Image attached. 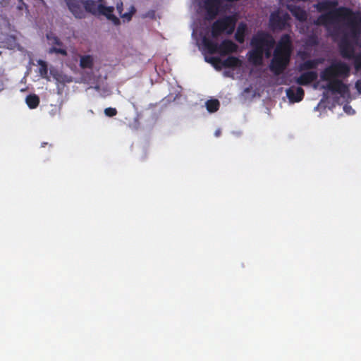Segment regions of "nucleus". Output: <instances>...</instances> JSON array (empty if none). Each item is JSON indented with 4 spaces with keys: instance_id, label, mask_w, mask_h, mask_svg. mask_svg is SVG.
<instances>
[{
    "instance_id": "obj_19",
    "label": "nucleus",
    "mask_w": 361,
    "mask_h": 361,
    "mask_svg": "<svg viewBox=\"0 0 361 361\" xmlns=\"http://www.w3.org/2000/svg\"><path fill=\"white\" fill-rule=\"evenodd\" d=\"M242 61L236 56H228L224 60H222L221 66L224 68H237L240 67Z\"/></svg>"
},
{
    "instance_id": "obj_6",
    "label": "nucleus",
    "mask_w": 361,
    "mask_h": 361,
    "mask_svg": "<svg viewBox=\"0 0 361 361\" xmlns=\"http://www.w3.org/2000/svg\"><path fill=\"white\" fill-rule=\"evenodd\" d=\"M290 20V16L287 13L281 15L279 10L273 11L270 14L269 20V27L273 31H281L286 29L288 25V21Z\"/></svg>"
},
{
    "instance_id": "obj_16",
    "label": "nucleus",
    "mask_w": 361,
    "mask_h": 361,
    "mask_svg": "<svg viewBox=\"0 0 361 361\" xmlns=\"http://www.w3.org/2000/svg\"><path fill=\"white\" fill-rule=\"evenodd\" d=\"M114 11V8L113 6H106L102 3L99 4L98 16H104L109 20H112L115 25H118L120 23V20L113 14Z\"/></svg>"
},
{
    "instance_id": "obj_21",
    "label": "nucleus",
    "mask_w": 361,
    "mask_h": 361,
    "mask_svg": "<svg viewBox=\"0 0 361 361\" xmlns=\"http://www.w3.org/2000/svg\"><path fill=\"white\" fill-rule=\"evenodd\" d=\"M322 63L321 59L307 60L299 65V71H307L317 68V66Z\"/></svg>"
},
{
    "instance_id": "obj_15",
    "label": "nucleus",
    "mask_w": 361,
    "mask_h": 361,
    "mask_svg": "<svg viewBox=\"0 0 361 361\" xmlns=\"http://www.w3.org/2000/svg\"><path fill=\"white\" fill-rule=\"evenodd\" d=\"M318 74L317 71H307L302 73L296 78L295 82L300 85H307L317 79Z\"/></svg>"
},
{
    "instance_id": "obj_1",
    "label": "nucleus",
    "mask_w": 361,
    "mask_h": 361,
    "mask_svg": "<svg viewBox=\"0 0 361 361\" xmlns=\"http://www.w3.org/2000/svg\"><path fill=\"white\" fill-rule=\"evenodd\" d=\"M336 0H322L314 5L321 14L314 23L324 26L328 36L338 42V47L343 59L355 57V48L350 38L357 39L361 35V15L345 6L338 7Z\"/></svg>"
},
{
    "instance_id": "obj_33",
    "label": "nucleus",
    "mask_w": 361,
    "mask_h": 361,
    "mask_svg": "<svg viewBox=\"0 0 361 361\" xmlns=\"http://www.w3.org/2000/svg\"><path fill=\"white\" fill-rule=\"evenodd\" d=\"M220 134H221V130H217L215 131V135L216 137L219 136Z\"/></svg>"
},
{
    "instance_id": "obj_36",
    "label": "nucleus",
    "mask_w": 361,
    "mask_h": 361,
    "mask_svg": "<svg viewBox=\"0 0 361 361\" xmlns=\"http://www.w3.org/2000/svg\"><path fill=\"white\" fill-rule=\"evenodd\" d=\"M97 1L99 2V4H102L104 1V0H97Z\"/></svg>"
},
{
    "instance_id": "obj_34",
    "label": "nucleus",
    "mask_w": 361,
    "mask_h": 361,
    "mask_svg": "<svg viewBox=\"0 0 361 361\" xmlns=\"http://www.w3.org/2000/svg\"><path fill=\"white\" fill-rule=\"evenodd\" d=\"M19 1V3L22 4L23 5H24V6H26V4L24 3L23 0H18Z\"/></svg>"
},
{
    "instance_id": "obj_7",
    "label": "nucleus",
    "mask_w": 361,
    "mask_h": 361,
    "mask_svg": "<svg viewBox=\"0 0 361 361\" xmlns=\"http://www.w3.org/2000/svg\"><path fill=\"white\" fill-rule=\"evenodd\" d=\"M258 44L262 50V56L265 55L266 58L271 56V50L274 48L276 42L271 35L267 32L261 31L257 33Z\"/></svg>"
},
{
    "instance_id": "obj_9",
    "label": "nucleus",
    "mask_w": 361,
    "mask_h": 361,
    "mask_svg": "<svg viewBox=\"0 0 361 361\" xmlns=\"http://www.w3.org/2000/svg\"><path fill=\"white\" fill-rule=\"evenodd\" d=\"M257 34L255 35L250 41L252 49L248 53V60L254 65H261L263 61L262 50L258 44Z\"/></svg>"
},
{
    "instance_id": "obj_29",
    "label": "nucleus",
    "mask_w": 361,
    "mask_h": 361,
    "mask_svg": "<svg viewBox=\"0 0 361 361\" xmlns=\"http://www.w3.org/2000/svg\"><path fill=\"white\" fill-rule=\"evenodd\" d=\"M319 43L318 38L315 35L310 36L306 40V44L308 46H317Z\"/></svg>"
},
{
    "instance_id": "obj_35",
    "label": "nucleus",
    "mask_w": 361,
    "mask_h": 361,
    "mask_svg": "<svg viewBox=\"0 0 361 361\" xmlns=\"http://www.w3.org/2000/svg\"><path fill=\"white\" fill-rule=\"evenodd\" d=\"M23 5L21 4V5L18 6V8L20 9V10H22L23 9Z\"/></svg>"
},
{
    "instance_id": "obj_17",
    "label": "nucleus",
    "mask_w": 361,
    "mask_h": 361,
    "mask_svg": "<svg viewBox=\"0 0 361 361\" xmlns=\"http://www.w3.org/2000/svg\"><path fill=\"white\" fill-rule=\"evenodd\" d=\"M288 9L297 20L301 22L307 20V13L300 6L296 5H288Z\"/></svg>"
},
{
    "instance_id": "obj_20",
    "label": "nucleus",
    "mask_w": 361,
    "mask_h": 361,
    "mask_svg": "<svg viewBox=\"0 0 361 361\" xmlns=\"http://www.w3.org/2000/svg\"><path fill=\"white\" fill-rule=\"evenodd\" d=\"M247 31V25L244 23H240L235 33V39L242 44L245 42V34Z\"/></svg>"
},
{
    "instance_id": "obj_27",
    "label": "nucleus",
    "mask_w": 361,
    "mask_h": 361,
    "mask_svg": "<svg viewBox=\"0 0 361 361\" xmlns=\"http://www.w3.org/2000/svg\"><path fill=\"white\" fill-rule=\"evenodd\" d=\"M132 11L131 12H129V13H122L123 12V2L122 1H119L116 4V10L118 13V14L120 15V16L123 18H126L128 20H130L131 19V17H132V15L133 14V13L135 11V9L134 8V7L132 8Z\"/></svg>"
},
{
    "instance_id": "obj_11",
    "label": "nucleus",
    "mask_w": 361,
    "mask_h": 361,
    "mask_svg": "<svg viewBox=\"0 0 361 361\" xmlns=\"http://www.w3.org/2000/svg\"><path fill=\"white\" fill-rule=\"evenodd\" d=\"M326 87L332 92L340 94L341 96H344L349 92L348 85L338 79L334 80L329 82Z\"/></svg>"
},
{
    "instance_id": "obj_13",
    "label": "nucleus",
    "mask_w": 361,
    "mask_h": 361,
    "mask_svg": "<svg viewBox=\"0 0 361 361\" xmlns=\"http://www.w3.org/2000/svg\"><path fill=\"white\" fill-rule=\"evenodd\" d=\"M304 95V90L300 87L292 86L286 90V96L291 102L302 101Z\"/></svg>"
},
{
    "instance_id": "obj_12",
    "label": "nucleus",
    "mask_w": 361,
    "mask_h": 361,
    "mask_svg": "<svg viewBox=\"0 0 361 361\" xmlns=\"http://www.w3.org/2000/svg\"><path fill=\"white\" fill-rule=\"evenodd\" d=\"M223 0H205L204 6L209 19L216 18Z\"/></svg>"
},
{
    "instance_id": "obj_8",
    "label": "nucleus",
    "mask_w": 361,
    "mask_h": 361,
    "mask_svg": "<svg viewBox=\"0 0 361 361\" xmlns=\"http://www.w3.org/2000/svg\"><path fill=\"white\" fill-rule=\"evenodd\" d=\"M46 37L49 41V44L51 45V47L48 50V54H61L63 56H66L68 55L67 50L64 47L63 43L56 35L50 32L47 33Z\"/></svg>"
},
{
    "instance_id": "obj_37",
    "label": "nucleus",
    "mask_w": 361,
    "mask_h": 361,
    "mask_svg": "<svg viewBox=\"0 0 361 361\" xmlns=\"http://www.w3.org/2000/svg\"><path fill=\"white\" fill-rule=\"evenodd\" d=\"M305 55H306L305 52H303L302 54V58H303V56H305Z\"/></svg>"
},
{
    "instance_id": "obj_26",
    "label": "nucleus",
    "mask_w": 361,
    "mask_h": 361,
    "mask_svg": "<svg viewBox=\"0 0 361 361\" xmlns=\"http://www.w3.org/2000/svg\"><path fill=\"white\" fill-rule=\"evenodd\" d=\"M37 63L39 66V74L42 78L49 79L48 76V66L46 61L39 59L37 61Z\"/></svg>"
},
{
    "instance_id": "obj_31",
    "label": "nucleus",
    "mask_w": 361,
    "mask_h": 361,
    "mask_svg": "<svg viewBox=\"0 0 361 361\" xmlns=\"http://www.w3.org/2000/svg\"><path fill=\"white\" fill-rule=\"evenodd\" d=\"M355 65L357 68L361 67V52L357 56H355Z\"/></svg>"
},
{
    "instance_id": "obj_14",
    "label": "nucleus",
    "mask_w": 361,
    "mask_h": 361,
    "mask_svg": "<svg viewBox=\"0 0 361 361\" xmlns=\"http://www.w3.org/2000/svg\"><path fill=\"white\" fill-rule=\"evenodd\" d=\"M238 46L231 39H224L219 44V54L227 55L238 51Z\"/></svg>"
},
{
    "instance_id": "obj_5",
    "label": "nucleus",
    "mask_w": 361,
    "mask_h": 361,
    "mask_svg": "<svg viewBox=\"0 0 361 361\" xmlns=\"http://www.w3.org/2000/svg\"><path fill=\"white\" fill-rule=\"evenodd\" d=\"M350 73V67L348 64L342 61H338L331 63L329 66L325 68L320 73V78L323 81L329 82L338 77H348Z\"/></svg>"
},
{
    "instance_id": "obj_30",
    "label": "nucleus",
    "mask_w": 361,
    "mask_h": 361,
    "mask_svg": "<svg viewBox=\"0 0 361 361\" xmlns=\"http://www.w3.org/2000/svg\"><path fill=\"white\" fill-rule=\"evenodd\" d=\"M104 114L106 116L113 117L117 114V110L115 108L108 107L104 109Z\"/></svg>"
},
{
    "instance_id": "obj_24",
    "label": "nucleus",
    "mask_w": 361,
    "mask_h": 361,
    "mask_svg": "<svg viewBox=\"0 0 361 361\" xmlns=\"http://www.w3.org/2000/svg\"><path fill=\"white\" fill-rule=\"evenodd\" d=\"M25 102L30 109H35L39 104V97L35 94H29L26 97Z\"/></svg>"
},
{
    "instance_id": "obj_4",
    "label": "nucleus",
    "mask_w": 361,
    "mask_h": 361,
    "mask_svg": "<svg viewBox=\"0 0 361 361\" xmlns=\"http://www.w3.org/2000/svg\"><path fill=\"white\" fill-rule=\"evenodd\" d=\"M236 18L233 16H225L217 19L211 27L213 38H218L221 34L231 35L235 28Z\"/></svg>"
},
{
    "instance_id": "obj_23",
    "label": "nucleus",
    "mask_w": 361,
    "mask_h": 361,
    "mask_svg": "<svg viewBox=\"0 0 361 361\" xmlns=\"http://www.w3.org/2000/svg\"><path fill=\"white\" fill-rule=\"evenodd\" d=\"M94 66V60L92 56L85 55L81 56L80 60V66L82 68L92 69Z\"/></svg>"
},
{
    "instance_id": "obj_32",
    "label": "nucleus",
    "mask_w": 361,
    "mask_h": 361,
    "mask_svg": "<svg viewBox=\"0 0 361 361\" xmlns=\"http://www.w3.org/2000/svg\"><path fill=\"white\" fill-rule=\"evenodd\" d=\"M355 87L359 92H361V81L357 80L355 83Z\"/></svg>"
},
{
    "instance_id": "obj_25",
    "label": "nucleus",
    "mask_w": 361,
    "mask_h": 361,
    "mask_svg": "<svg viewBox=\"0 0 361 361\" xmlns=\"http://www.w3.org/2000/svg\"><path fill=\"white\" fill-rule=\"evenodd\" d=\"M207 110L210 113L217 111L220 106V102L216 99H209L206 102Z\"/></svg>"
},
{
    "instance_id": "obj_3",
    "label": "nucleus",
    "mask_w": 361,
    "mask_h": 361,
    "mask_svg": "<svg viewBox=\"0 0 361 361\" xmlns=\"http://www.w3.org/2000/svg\"><path fill=\"white\" fill-rule=\"evenodd\" d=\"M292 53V41L288 34H283L274 50L269 63V70L276 75L281 74L290 63Z\"/></svg>"
},
{
    "instance_id": "obj_2",
    "label": "nucleus",
    "mask_w": 361,
    "mask_h": 361,
    "mask_svg": "<svg viewBox=\"0 0 361 361\" xmlns=\"http://www.w3.org/2000/svg\"><path fill=\"white\" fill-rule=\"evenodd\" d=\"M292 53V41L288 34H283L274 50L269 63V70L276 75L281 74L290 63Z\"/></svg>"
},
{
    "instance_id": "obj_22",
    "label": "nucleus",
    "mask_w": 361,
    "mask_h": 361,
    "mask_svg": "<svg viewBox=\"0 0 361 361\" xmlns=\"http://www.w3.org/2000/svg\"><path fill=\"white\" fill-rule=\"evenodd\" d=\"M203 44L209 54H213L215 53H219V44L216 42H214L209 39L204 38Z\"/></svg>"
},
{
    "instance_id": "obj_10",
    "label": "nucleus",
    "mask_w": 361,
    "mask_h": 361,
    "mask_svg": "<svg viewBox=\"0 0 361 361\" xmlns=\"http://www.w3.org/2000/svg\"><path fill=\"white\" fill-rule=\"evenodd\" d=\"M70 12L75 18L82 19L85 18L84 11V0H64Z\"/></svg>"
},
{
    "instance_id": "obj_28",
    "label": "nucleus",
    "mask_w": 361,
    "mask_h": 361,
    "mask_svg": "<svg viewBox=\"0 0 361 361\" xmlns=\"http://www.w3.org/2000/svg\"><path fill=\"white\" fill-rule=\"evenodd\" d=\"M206 61L207 62L211 63L213 65V66L217 70H220L221 67H223L221 66L222 60L219 57H210L209 59H206Z\"/></svg>"
},
{
    "instance_id": "obj_18",
    "label": "nucleus",
    "mask_w": 361,
    "mask_h": 361,
    "mask_svg": "<svg viewBox=\"0 0 361 361\" xmlns=\"http://www.w3.org/2000/svg\"><path fill=\"white\" fill-rule=\"evenodd\" d=\"M84 11L85 14L90 13L94 16H98L99 4L94 0H84Z\"/></svg>"
}]
</instances>
